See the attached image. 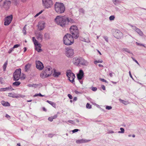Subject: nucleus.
<instances>
[{
	"label": "nucleus",
	"instance_id": "f257e3e1",
	"mask_svg": "<svg viewBox=\"0 0 146 146\" xmlns=\"http://www.w3.org/2000/svg\"><path fill=\"white\" fill-rule=\"evenodd\" d=\"M70 31L72 36L70 34H67L64 37L63 41L64 43L66 45L72 44L74 42V38H77L79 36L78 30L77 27L75 25L71 26Z\"/></svg>",
	"mask_w": 146,
	"mask_h": 146
},
{
	"label": "nucleus",
	"instance_id": "f03ea898",
	"mask_svg": "<svg viewBox=\"0 0 146 146\" xmlns=\"http://www.w3.org/2000/svg\"><path fill=\"white\" fill-rule=\"evenodd\" d=\"M55 21L57 25L62 27L68 24L67 18L64 16H57L55 19Z\"/></svg>",
	"mask_w": 146,
	"mask_h": 146
},
{
	"label": "nucleus",
	"instance_id": "7ed1b4c3",
	"mask_svg": "<svg viewBox=\"0 0 146 146\" xmlns=\"http://www.w3.org/2000/svg\"><path fill=\"white\" fill-rule=\"evenodd\" d=\"M54 8L55 11L58 14L63 13L65 10L64 4L58 2H56L55 3Z\"/></svg>",
	"mask_w": 146,
	"mask_h": 146
},
{
	"label": "nucleus",
	"instance_id": "20e7f679",
	"mask_svg": "<svg viewBox=\"0 0 146 146\" xmlns=\"http://www.w3.org/2000/svg\"><path fill=\"white\" fill-rule=\"evenodd\" d=\"M66 76L68 79L73 84H75L74 79L75 78V74L73 73L70 70H68L66 72Z\"/></svg>",
	"mask_w": 146,
	"mask_h": 146
},
{
	"label": "nucleus",
	"instance_id": "39448f33",
	"mask_svg": "<svg viewBox=\"0 0 146 146\" xmlns=\"http://www.w3.org/2000/svg\"><path fill=\"white\" fill-rule=\"evenodd\" d=\"M42 4L43 6L47 9L51 7L53 5L52 0H42Z\"/></svg>",
	"mask_w": 146,
	"mask_h": 146
},
{
	"label": "nucleus",
	"instance_id": "423d86ee",
	"mask_svg": "<svg viewBox=\"0 0 146 146\" xmlns=\"http://www.w3.org/2000/svg\"><path fill=\"white\" fill-rule=\"evenodd\" d=\"M32 40L35 46V49L38 52H41L42 50L41 49V44L38 43V41L35 39V37L32 38Z\"/></svg>",
	"mask_w": 146,
	"mask_h": 146
},
{
	"label": "nucleus",
	"instance_id": "0eeeda50",
	"mask_svg": "<svg viewBox=\"0 0 146 146\" xmlns=\"http://www.w3.org/2000/svg\"><path fill=\"white\" fill-rule=\"evenodd\" d=\"M21 73V70L20 69L16 70L15 72H14L13 77L14 80L17 81L19 79Z\"/></svg>",
	"mask_w": 146,
	"mask_h": 146
},
{
	"label": "nucleus",
	"instance_id": "6e6552de",
	"mask_svg": "<svg viewBox=\"0 0 146 146\" xmlns=\"http://www.w3.org/2000/svg\"><path fill=\"white\" fill-rule=\"evenodd\" d=\"M11 2L9 0H5L2 5H1V7L4 8L6 10L8 9L10 6Z\"/></svg>",
	"mask_w": 146,
	"mask_h": 146
},
{
	"label": "nucleus",
	"instance_id": "1a4fd4ad",
	"mask_svg": "<svg viewBox=\"0 0 146 146\" xmlns=\"http://www.w3.org/2000/svg\"><path fill=\"white\" fill-rule=\"evenodd\" d=\"M74 49L71 48H67L66 49V56L68 57H71L74 55Z\"/></svg>",
	"mask_w": 146,
	"mask_h": 146
},
{
	"label": "nucleus",
	"instance_id": "9d476101",
	"mask_svg": "<svg viewBox=\"0 0 146 146\" xmlns=\"http://www.w3.org/2000/svg\"><path fill=\"white\" fill-rule=\"evenodd\" d=\"M13 19V16L10 15L5 18L4 19V25L6 26L9 25Z\"/></svg>",
	"mask_w": 146,
	"mask_h": 146
},
{
	"label": "nucleus",
	"instance_id": "9b49d317",
	"mask_svg": "<svg viewBox=\"0 0 146 146\" xmlns=\"http://www.w3.org/2000/svg\"><path fill=\"white\" fill-rule=\"evenodd\" d=\"M35 63L36 67L37 69L40 70H41L43 69L44 66L43 64L40 61H36Z\"/></svg>",
	"mask_w": 146,
	"mask_h": 146
},
{
	"label": "nucleus",
	"instance_id": "f8f14e48",
	"mask_svg": "<svg viewBox=\"0 0 146 146\" xmlns=\"http://www.w3.org/2000/svg\"><path fill=\"white\" fill-rule=\"evenodd\" d=\"M114 35L115 37L117 39L120 38L122 37L123 36V33L120 31L118 30H115Z\"/></svg>",
	"mask_w": 146,
	"mask_h": 146
},
{
	"label": "nucleus",
	"instance_id": "ddd939ff",
	"mask_svg": "<svg viewBox=\"0 0 146 146\" xmlns=\"http://www.w3.org/2000/svg\"><path fill=\"white\" fill-rule=\"evenodd\" d=\"M77 77L79 80H81L84 76V73L82 70H80L79 73L77 75Z\"/></svg>",
	"mask_w": 146,
	"mask_h": 146
},
{
	"label": "nucleus",
	"instance_id": "4468645a",
	"mask_svg": "<svg viewBox=\"0 0 146 146\" xmlns=\"http://www.w3.org/2000/svg\"><path fill=\"white\" fill-rule=\"evenodd\" d=\"M80 58L75 57L73 59V62L76 65L78 66L80 63Z\"/></svg>",
	"mask_w": 146,
	"mask_h": 146
},
{
	"label": "nucleus",
	"instance_id": "2eb2a0df",
	"mask_svg": "<svg viewBox=\"0 0 146 146\" xmlns=\"http://www.w3.org/2000/svg\"><path fill=\"white\" fill-rule=\"evenodd\" d=\"M133 29L140 36H142L143 35V32L141 31V30L136 27L133 26L132 25L131 26Z\"/></svg>",
	"mask_w": 146,
	"mask_h": 146
},
{
	"label": "nucleus",
	"instance_id": "dca6fc26",
	"mask_svg": "<svg viewBox=\"0 0 146 146\" xmlns=\"http://www.w3.org/2000/svg\"><path fill=\"white\" fill-rule=\"evenodd\" d=\"M37 39L40 42H41L42 40L43 35L41 32H38L36 34Z\"/></svg>",
	"mask_w": 146,
	"mask_h": 146
},
{
	"label": "nucleus",
	"instance_id": "f3484780",
	"mask_svg": "<svg viewBox=\"0 0 146 146\" xmlns=\"http://www.w3.org/2000/svg\"><path fill=\"white\" fill-rule=\"evenodd\" d=\"M90 140H87L84 139H82L76 141V143L77 144L85 143L90 141Z\"/></svg>",
	"mask_w": 146,
	"mask_h": 146
},
{
	"label": "nucleus",
	"instance_id": "a211bd4d",
	"mask_svg": "<svg viewBox=\"0 0 146 146\" xmlns=\"http://www.w3.org/2000/svg\"><path fill=\"white\" fill-rule=\"evenodd\" d=\"M50 74H46V72L45 71V70L43 71L40 74V77L42 78H44L50 76Z\"/></svg>",
	"mask_w": 146,
	"mask_h": 146
},
{
	"label": "nucleus",
	"instance_id": "6ab92c4d",
	"mask_svg": "<svg viewBox=\"0 0 146 146\" xmlns=\"http://www.w3.org/2000/svg\"><path fill=\"white\" fill-rule=\"evenodd\" d=\"M13 90H14V89L11 86H10L8 87L0 88V92L5 91H11Z\"/></svg>",
	"mask_w": 146,
	"mask_h": 146
},
{
	"label": "nucleus",
	"instance_id": "aec40b11",
	"mask_svg": "<svg viewBox=\"0 0 146 146\" xmlns=\"http://www.w3.org/2000/svg\"><path fill=\"white\" fill-rule=\"evenodd\" d=\"M80 64L83 65L87 66L89 64V62L87 60L84 58H80Z\"/></svg>",
	"mask_w": 146,
	"mask_h": 146
},
{
	"label": "nucleus",
	"instance_id": "412c9836",
	"mask_svg": "<svg viewBox=\"0 0 146 146\" xmlns=\"http://www.w3.org/2000/svg\"><path fill=\"white\" fill-rule=\"evenodd\" d=\"M45 71L46 72V74H50V76L52 73V70L51 67L48 66L45 68Z\"/></svg>",
	"mask_w": 146,
	"mask_h": 146
},
{
	"label": "nucleus",
	"instance_id": "4be33fe9",
	"mask_svg": "<svg viewBox=\"0 0 146 146\" xmlns=\"http://www.w3.org/2000/svg\"><path fill=\"white\" fill-rule=\"evenodd\" d=\"M38 26L39 30H42L44 27V23L43 22H39Z\"/></svg>",
	"mask_w": 146,
	"mask_h": 146
},
{
	"label": "nucleus",
	"instance_id": "5701e85b",
	"mask_svg": "<svg viewBox=\"0 0 146 146\" xmlns=\"http://www.w3.org/2000/svg\"><path fill=\"white\" fill-rule=\"evenodd\" d=\"M8 96L13 98H18L21 97V96L20 95H18L16 96L11 93H9L8 94Z\"/></svg>",
	"mask_w": 146,
	"mask_h": 146
},
{
	"label": "nucleus",
	"instance_id": "b1692460",
	"mask_svg": "<svg viewBox=\"0 0 146 146\" xmlns=\"http://www.w3.org/2000/svg\"><path fill=\"white\" fill-rule=\"evenodd\" d=\"M2 104L4 106H10V104L7 102H5L4 101H2L1 102Z\"/></svg>",
	"mask_w": 146,
	"mask_h": 146
},
{
	"label": "nucleus",
	"instance_id": "393cba45",
	"mask_svg": "<svg viewBox=\"0 0 146 146\" xmlns=\"http://www.w3.org/2000/svg\"><path fill=\"white\" fill-rule=\"evenodd\" d=\"M31 66V64L29 63L25 65V71L27 72L29 70Z\"/></svg>",
	"mask_w": 146,
	"mask_h": 146
},
{
	"label": "nucleus",
	"instance_id": "a878e982",
	"mask_svg": "<svg viewBox=\"0 0 146 146\" xmlns=\"http://www.w3.org/2000/svg\"><path fill=\"white\" fill-rule=\"evenodd\" d=\"M40 85V84H28V86L29 87H34L35 88H37L38 86Z\"/></svg>",
	"mask_w": 146,
	"mask_h": 146
},
{
	"label": "nucleus",
	"instance_id": "bb28decb",
	"mask_svg": "<svg viewBox=\"0 0 146 146\" xmlns=\"http://www.w3.org/2000/svg\"><path fill=\"white\" fill-rule=\"evenodd\" d=\"M80 39L81 40L85 42H90V41L88 38L85 39L82 37H80Z\"/></svg>",
	"mask_w": 146,
	"mask_h": 146
},
{
	"label": "nucleus",
	"instance_id": "cd10ccee",
	"mask_svg": "<svg viewBox=\"0 0 146 146\" xmlns=\"http://www.w3.org/2000/svg\"><path fill=\"white\" fill-rule=\"evenodd\" d=\"M46 102L51 105L53 107L56 108V104L54 102L49 100H47Z\"/></svg>",
	"mask_w": 146,
	"mask_h": 146
},
{
	"label": "nucleus",
	"instance_id": "c85d7f7f",
	"mask_svg": "<svg viewBox=\"0 0 146 146\" xmlns=\"http://www.w3.org/2000/svg\"><path fill=\"white\" fill-rule=\"evenodd\" d=\"M44 37L46 40H48L50 39L49 34L48 33H46L44 35Z\"/></svg>",
	"mask_w": 146,
	"mask_h": 146
},
{
	"label": "nucleus",
	"instance_id": "c756f323",
	"mask_svg": "<svg viewBox=\"0 0 146 146\" xmlns=\"http://www.w3.org/2000/svg\"><path fill=\"white\" fill-rule=\"evenodd\" d=\"M122 51L123 52H126L128 53H130L131 52L129 50L126 48H123L122 49Z\"/></svg>",
	"mask_w": 146,
	"mask_h": 146
},
{
	"label": "nucleus",
	"instance_id": "7c9ffc66",
	"mask_svg": "<svg viewBox=\"0 0 146 146\" xmlns=\"http://www.w3.org/2000/svg\"><path fill=\"white\" fill-rule=\"evenodd\" d=\"M119 100L121 102V103H122V104H124L127 105V104H128V102L122 100H121V99H119Z\"/></svg>",
	"mask_w": 146,
	"mask_h": 146
},
{
	"label": "nucleus",
	"instance_id": "2f4dec72",
	"mask_svg": "<svg viewBox=\"0 0 146 146\" xmlns=\"http://www.w3.org/2000/svg\"><path fill=\"white\" fill-rule=\"evenodd\" d=\"M79 11L80 14H84L85 13V11L84 9L82 8H80L79 9Z\"/></svg>",
	"mask_w": 146,
	"mask_h": 146
},
{
	"label": "nucleus",
	"instance_id": "473e14b6",
	"mask_svg": "<svg viewBox=\"0 0 146 146\" xmlns=\"http://www.w3.org/2000/svg\"><path fill=\"white\" fill-rule=\"evenodd\" d=\"M21 84V82H15L13 83V86H18Z\"/></svg>",
	"mask_w": 146,
	"mask_h": 146
},
{
	"label": "nucleus",
	"instance_id": "72a5a7b5",
	"mask_svg": "<svg viewBox=\"0 0 146 146\" xmlns=\"http://www.w3.org/2000/svg\"><path fill=\"white\" fill-rule=\"evenodd\" d=\"M112 1L113 3L115 5H116L117 4L121 3V1L119 0H112Z\"/></svg>",
	"mask_w": 146,
	"mask_h": 146
},
{
	"label": "nucleus",
	"instance_id": "f704fd0d",
	"mask_svg": "<svg viewBox=\"0 0 146 146\" xmlns=\"http://www.w3.org/2000/svg\"><path fill=\"white\" fill-rule=\"evenodd\" d=\"M60 74V72H54V76L55 77H58V76Z\"/></svg>",
	"mask_w": 146,
	"mask_h": 146
},
{
	"label": "nucleus",
	"instance_id": "c9c22d12",
	"mask_svg": "<svg viewBox=\"0 0 146 146\" xmlns=\"http://www.w3.org/2000/svg\"><path fill=\"white\" fill-rule=\"evenodd\" d=\"M26 25H25L23 27V30H22L23 32V34L25 35H26Z\"/></svg>",
	"mask_w": 146,
	"mask_h": 146
},
{
	"label": "nucleus",
	"instance_id": "e433bc0d",
	"mask_svg": "<svg viewBox=\"0 0 146 146\" xmlns=\"http://www.w3.org/2000/svg\"><path fill=\"white\" fill-rule=\"evenodd\" d=\"M67 18V20H68V22H70V23H74V21L70 18V19H69L68 18Z\"/></svg>",
	"mask_w": 146,
	"mask_h": 146
},
{
	"label": "nucleus",
	"instance_id": "4c0bfd02",
	"mask_svg": "<svg viewBox=\"0 0 146 146\" xmlns=\"http://www.w3.org/2000/svg\"><path fill=\"white\" fill-rule=\"evenodd\" d=\"M136 43L137 45L139 46H143L145 48H146V47L145 46V45L143 44H141L140 43H139L137 42H136Z\"/></svg>",
	"mask_w": 146,
	"mask_h": 146
},
{
	"label": "nucleus",
	"instance_id": "58836bf2",
	"mask_svg": "<svg viewBox=\"0 0 146 146\" xmlns=\"http://www.w3.org/2000/svg\"><path fill=\"white\" fill-rule=\"evenodd\" d=\"M120 130H121V131H119L118 132V133H124L125 130H124V129L122 127L120 128Z\"/></svg>",
	"mask_w": 146,
	"mask_h": 146
},
{
	"label": "nucleus",
	"instance_id": "ea45409f",
	"mask_svg": "<svg viewBox=\"0 0 146 146\" xmlns=\"http://www.w3.org/2000/svg\"><path fill=\"white\" fill-rule=\"evenodd\" d=\"M7 62H5L3 65V68L4 71H5L7 67Z\"/></svg>",
	"mask_w": 146,
	"mask_h": 146
},
{
	"label": "nucleus",
	"instance_id": "a19ab883",
	"mask_svg": "<svg viewBox=\"0 0 146 146\" xmlns=\"http://www.w3.org/2000/svg\"><path fill=\"white\" fill-rule=\"evenodd\" d=\"M115 17L114 15H111L109 17V19L110 21H112L114 20Z\"/></svg>",
	"mask_w": 146,
	"mask_h": 146
},
{
	"label": "nucleus",
	"instance_id": "79ce46f5",
	"mask_svg": "<svg viewBox=\"0 0 146 146\" xmlns=\"http://www.w3.org/2000/svg\"><path fill=\"white\" fill-rule=\"evenodd\" d=\"M86 107L88 109H90L91 108V106L89 103H87L86 105Z\"/></svg>",
	"mask_w": 146,
	"mask_h": 146
},
{
	"label": "nucleus",
	"instance_id": "37998d69",
	"mask_svg": "<svg viewBox=\"0 0 146 146\" xmlns=\"http://www.w3.org/2000/svg\"><path fill=\"white\" fill-rule=\"evenodd\" d=\"M91 89L93 91H96L97 89V88L93 87H91Z\"/></svg>",
	"mask_w": 146,
	"mask_h": 146
},
{
	"label": "nucleus",
	"instance_id": "c03bdc74",
	"mask_svg": "<svg viewBox=\"0 0 146 146\" xmlns=\"http://www.w3.org/2000/svg\"><path fill=\"white\" fill-rule=\"evenodd\" d=\"M103 62V61L102 60H96L94 61V63L95 64H96L97 63H102Z\"/></svg>",
	"mask_w": 146,
	"mask_h": 146
},
{
	"label": "nucleus",
	"instance_id": "a18cd8bd",
	"mask_svg": "<svg viewBox=\"0 0 146 146\" xmlns=\"http://www.w3.org/2000/svg\"><path fill=\"white\" fill-rule=\"evenodd\" d=\"M42 12H43V11L42 10L41 11H40L39 13H37L35 15V17H37L39 15L41 14L42 13Z\"/></svg>",
	"mask_w": 146,
	"mask_h": 146
},
{
	"label": "nucleus",
	"instance_id": "49530a36",
	"mask_svg": "<svg viewBox=\"0 0 146 146\" xmlns=\"http://www.w3.org/2000/svg\"><path fill=\"white\" fill-rule=\"evenodd\" d=\"M67 122H68L71 123L72 124H75L74 121V120H68L67 121Z\"/></svg>",
	"mask_w": 146,
	"mask_h": 146
},
{
	"label": "nucleus",
	"instance_id": "de8ad7c7",
	"mask_svg": "<svg viewBox=\"0 0 146 146\" xmlns=\"http://www.w3.org/2000/svg\"><path fill=\"white\" fill-rule=\"evenodd\" d=\"M112 108L111 106H107L106 107V109L108 110H110L112 109Z\"/></svg>",
	"mask_w": 146,
	"mask_h": 146
},
{
	"label": "nucleus",
	"instance_id": "09e8293b",
	"mask_svg": "<svg viewBox=\"0 0 146 146\" xmlns=\"http://www.w3.org/2000/svg\"><path fill=\"white\" fill-rule=\"evenodd\" d=\"M103 38L107 42H108V38L107 36H103Z\"/></svg>",
	"mask_w": 146,
	"mask_h": 146
},
{
	"label": "nucleus",
	"instance_id": "8fccbe9b",
	"mask_svg": "<svg viewBox=\"0 0 146 146\" xmlns=\"http://www.w3.org/2000/svg\"><path fill=\"white\" fill-rule=\"evenodd\" d=\"M20 46V45L19 44H15L14 46L13 47V48H18L19 46Z\"/></svg>",
	"mask_w": 146,
	"mask_h": 146
},
{
	"label": "nucleus",
	"instance_id": "3c124183",
	"mask_svg": "<svg viewBox=\"0 0 146 146\" xmlns=\"http://www.w3.org/2000/svg\"><path fill=\"white\" fill-rule=\"evenodd\" d=\"M14 48H13V47L12 48H11L8 51V53H11V52L13 50Z\"/></svg>",
	"mask_w": 146,
	"mask_h": 146
},
{
	"label": "nucleus",
	"instance_id": "603ef678",
	"mask_svg": "<svg viewBox=\"0 0 146 146\" xmlns=\"http://www.w3.org/2000/svg\"><path fill=\"white\" fill-rule=\"evenodd\" d=\"M80 130L79 129H75L72 130V132L73 133H74L75 132H77L78 131H79Z\"/></svg>",
	"mask_w": 146,
	"mask_h": 146
},
{
	"label": "nucleus",
	"instance_id": "864d4df0",
	"mask_svg": "<svg viewBox=\"0 0 146 146\" xmlns=\"http://www.w3.org/2000/svg\"><path fill=\"white\" fill-rule=\"evenodd\" d=\"M48 119L49 121H50L51 122L53 120V119H52V117H48Z\"/></svg>",
	"mask_w": 146,
	"mask_h": 146
},
{
	"label": "nucleus",
	"instance_id": "5fc2aeb1",
	"mask_svg": "<svg viewBox=\"0 0 146 146\" xmlns=\"http://www.w3.org/2000/svg\"><path fill=\"white\" fill-rule=\"evenodd\" d=\"M57 116H58L56 114V115H54V116H52V117L53 119H55L56 118H57Z\"/></svg>",
	"mask_w": 146,
	"mask_h": 146
},
{
	"label": "nucleus",
	"instance_id": "6e6d98bb",
	"mask_svg": "<svg viewBox=\"0 0 146 146\" xmlns=\"http://www.w3.org/2000/svg\"><path fill=\"white\" fill-rule=\"evenodd\" d=\"M68 96L70 99H72V96L70 94H68Z\"/></svg>",
	"mask_w": 146,
	"mask_h": 146
},
{
	"label": "nucleus",
	"instance_id": "4d7b16f0",
	"mask_svg": "<svg viewBox=\"0 0 146 146\" xmlns=\"http://www.w3.org/2000/svg\"><path fill=\"white\" fill-rule=\"evenodd\" d=\"M101 80L103 82H104L106 83H107L108 82L104 79H101Z\"/></svg>",
	"mask_w": 146,
	"mask_h": 146
},
{
	"label": "nucleus",
	"instance_id": "13d9d810",
	"mask_svg": "<svg viewBox=\"0 0 146 146\" xmlns=\"http://www.w3.org/2000/svg\"><path fill=\"white\" fill-rule=\"evenodd\" d=\"M101 87L102 89L104 90H105V86L104 85H102L101 86Z\"/></svg>",
	"mask_w": 146,
	"mask_h": 146
},
{
	"label": "nucleus",
	"instance_id": "bf43d9fd",
	"mask_svg": "<svg viewBox=\"0 0 146 146\" xmlns=\"http://www.w3.org/2000/svg\"><path fill=\"white\" fill-rule=\"evenodd\" d=\"M114 133V132L113 131L111 130H109L108 131V133Z\"/></svg>",
	"mask_w": 146,
	"mask_h": 146
},
{
	"label": "nucleus",
	"instance_id": "052dcab7",
	"mask_svg": "<svg viewBox=\"0 0 146 146\" xmlns=\"http://www.w3.org/2000/svg\"><path fill=\"white\" fill-rule=\"evenodd\" d=\"M133 60L135 61V62L137 64H139V63H138V61L136 60H135L134 58H132Z\"/></svg>",
	"mask_w": 146,
	"mask_h": 146
},
{
	"label": "nucleus",
	"instance_id": "680f3d73",
	"mask_svg": "<svg viewBox=\"0 0 146 146\" xmlns=\"http://www.w3.org/2000/svg\"><path fill=\"white\" fill-rule=\"evenodd\" d=\"M129 75L130 77L131 78H132L133 79V78L132 77V76L131 75V72L130 71H129Z\"/></svg>",
	"mask_w": 146,
	"mask_h": 146
},
{
	"label": "nucleus",
	"instance_id": "e2e57ef3",
	"mask_svg": "<svg viewBox=\"0 0 146 146\" xmlns=\"http://www.w3.org/2000/svg\"><path fill=\"white\" fill-rule=\"evenodd\" d=\"M112 74L114 73L112 72H110L109 73V75L111 77H112L113 76Z\"/></svg>",
	"mask_w": 146,
	"mask_h": 146
},
{
	"label": "nucleus",
	"instance_id": "0e129e2a",
	"mask_svg": "<svg viewBox=\"0 0 146 146\" xmlns=\"http://www.w3.org/2000/svg\"><path fill=\"white\" fill-rule=\"evenodd\" d=\"M75 93L76 94H77L81 93L80 92H79L78 91H76V90H75Z\"/></svg>",
	"mask_w": 146,
	"mask_h": 146
},
{
	"label": "nucleus",
	"instance_id": "69168bd1",
	"mask_svg": "<svg viewBox=\"0 0 146 146\" xmlns=\"http://www.w3.org/2000/svg\"><path fill=\"white\" fill-rule=\"evenodd\" d=\"M38 96H39L38 94H35V95H34L33 96V97H35Z\"/></svg>",
	"mask_w": 146,
	"mask_h": 146
},
{
	"label": "nucleus",
	"instance_id": "338daca9",
	"mask_svg": "<svg viewBox=\"0 0 146 146\" xmlns=\"http://www.w3.org/2000/svg\"><path fill=\"white\" fill-rule=\"evenodd\" d=\"M77 98L76 97H74L73 99L74 101H76L77 100Z\"/></svg>",
	"mask_w": 146,
	"mask_h": 146
},
{
	"label": "nucleus",
	"instance_id": "774afa93",
	"mask_svg": "<svg viewBox=\"0 0 146 146\" xmlns=\"http://www.w3.org/2000/svg\"><path fill=\"white\" fill-rule=\"evenodd\" d=\"M42 109L43 110L45 111H47L46 110L44 107H43L42 108Z\"/></svg>",
	"mask_w": 146,
	"mask_h": 146
}]
</instances>
